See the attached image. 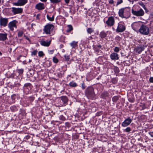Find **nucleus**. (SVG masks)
I'll return each instance as SVG.
<instances>
[{
    "label": "nucleus",
    "mask_w": 153,
    "mask_h": 153,
    "mask_svg": "<svg viewBox=\"0 0 153 153\" xmlns=\"http://www.w3.org/2000/svg\"><path fill=\"white\" fill-rule=\"evenodd\" d=\"M54 28V26L52 25H48L45 26L44 31L47 34H50Z\"/></svg>",
    "instance_id": "f03ea898"
},
{
    "label": "nucleus",
    "mask_w": 153,
    "mask_h": 153,
    "mask_svg": "<svg viewBox=\"0 0 153 153\" xmlns=\"http://www.w3.org/2000/svg\"><path fill=\"white\" fill-rule=\"evenodd\" d=\"M98 47L99 48H101V45H99L98 46Z\"/></svg>",
    "instance_id": "864d4df0"
},
{
    "label": "nucleus",
    "mask_w": 153,
    "mask_h": 153,
    "mask_svg": "<svg viewBox=\"0 0 153 153\" xmlns=\"http://www.w3.org/2000/svg\"><path fill=\"white\" fill-rule=\"evenodd\" d=\"M40 16L39 14H38L36 16V18L38 19H39V16Z\"/></svg>",
    "instance_id": "49530a36"
},
{
    "label": "nucleus",
    "mask_w": 153,
    "mask_h": 153,
    "mask_svg": "<svg viewBox=\"0 0 153 153\" xmlns=\"http://www.w3.org/2000/svg\"><path fill=\"white\" fill-rule=\"evenodd\" d=\"M125 27L123 25L119 24L117 29V31L119 32H122L125 30Z\"/></svg>",
    "instance_id": "9d476101"
},
{
    "label": "nucleus",
    "mask_w": 153,
    "mask_h": 153,
    "mask_svg": "<svg viewBox=\"0 0 153 153\" xmlns=\"http://www.w3.org/2000/svg\"><path fill=\"white\" fill-rule=\"evenodd\" d=\"M142 6L143 7V8H144L145 9L146 8L144 4H142Z\"/></svg>",
    "instance_id": "a18cd8bd"
},
{
    "label": "nucleus",
    "mask_w": 153,
    "mask_h": 153,
    "mask_svg": "<svg viewBox=\"0 0 153 153\" xmlns=\"http://www.w3.org/2000/svg\"><path fill=\"white\" fill-rule=\"evenodd\" d=\"M109 3L111 4H113L114 3V1L113 0H110L109 1Z\"/></svg>",
    "instance_id": "a19ab883"
},
{
    "label": "nucleus",
    "mask_w": 153,
    "mask_h": 153,
    "mask_svg": "<svg viewBox=\"0 0 153 153\" xmlns=\"http://www.w3.org/2000/svg\"><path fill=\"white\" fill-rule=\"evenodd\" d=\"M122 2V0H117V4L116 5H118L121 3Z\"/></svg>",
    "instance_id": "7c9ffc66"
},
{
    "label": "nucleus",
    "mask_w": 153,
    "mask_h": 153,
    "mask_svg": "<svg viewBox=\"0 0 153 153\" xmlns=\"http://www.w3.org/2000/svg\"><path fill=\"white\" fill-rule=\"evenodd\" d=\"M68 29L67 30V32H70L73 30V27L71 25H69L68 26Z\"/></svg>",
    "instance_id": "4be33fe9"
},
{
    "label": "nucleus",
    "mask_w": 153,
    "mask_h": 153,
    "mask_svg": "<svg viewBox=\"0 0 153 153\" xmlns=\"http://www.w3.org/2000/svg\"><path fill=\"white\" fill-rule=\"evenodd\" d=\"M23 32L22 31H19L18 33V36L19 37H21L22 36Z\"/></svg>",
    "instance_id": "cd10ccee"
},
{
    "label": "nucleus",
    "mask_w": 153,
    "mask_h": 153,
    "mask_svg": "<svg viewBox=\"0 0 153 153\" xmlns=\"http://www.w3.org/2000/svg\"><path fill=\"white\" fill-rule=\"evenodd\" d=\"M61 100L64 103H66L68 101L67 98L65 96L62 97H61Z\"/></svg>",
    "instance_id": "a211bd4d"
},
{
    "label": "nucleus",
    "mask_w": 153,
    "mask_h": 153,
    "mask_svg": "<svg viewBox=\"0 0 153 153\" xmlns=\"http://www.w3.org/2000/svg\"><path fill=\"white\" fill-rule=\"evenodd\" d=\"M112 82L114 83H115L116 82V81L114 79H113L112 80Z\"/></svg>",
    "instance_id": "79ce46f5"
},
{
    "label": "nucleus",
    "mask_w": 153,
    "mask_h": 153,
    "mask_svg": "<svg viewBox=\"0 0 153 153\" xmlns=\"http://www.w3.org/2000/svg\"><path fill=\"white\" fill-rule=\"evenodd\" d=\"M124 10V9H121L119 10V16L122 18H123L124 17L123 14Z\"/></svg>",
    "instance_id": "f3484780"
},
{
    "label": "nucleus",
    "mask_w": 153,
    "mask_h": 153,
    "mask_svg": "<svg viewBox=\"0 0 153 153\" xmlns=\"http://www.w3.org/2000/svg\"><path fill=\"white\" fill-rule=\"evenodd\" d=\"M39 55L40 56H43L44 54L42 51H39L38 53Z\"/></svg>",
    "instance_id": "2f4dec72"
},
{
    "label": "nucleus",
    "mask_w": 153,
    "mask_h": 153,
    "mask_svg": "<svg viewBox=\"0 0 153 153\" xmlns=\"http://www.w3.org/2000/svg\"><path fill=\"white\" fill-rule=\"evenodd\" d=\"M64 57L65 58V60L66 61H68L70 59V57L69 56H66V55H65L64 56Z\"/></svg>",
    "instance_id": "72a5a7b5"
},
{
    "label": "nucleus",
    "mask_w": 153,
    "mask_h": 153,
    "mask_svg": "<svg viewBox=\"0 0 153 153\" xmlns=\"http://www.w3.org/2000/svg\"><path fill=\"white\" fill-rule=\"evenodd\" d=\"M31 62V60H29V62Z\"/></svg>",
    "instance_id": "5fc2aeb1"
},
{
    "label": "nucleus",
    "mask_w": 153,
    "mask_h": 153,
    "mask_svg": "<svg viewBox=\"0 0 153 153\" xmlns=\"http://www.w3.org/2000/svg\"><path fill=\"white\" fill-rule=\"evenodd\" d=\"M1 2V0H0V3Z\"/></svg>",
    "instance_id": "4d7b16f0"
},
{
    "label": "nucleus",
    "mask_w": 153,
    "mask_h": 153,
    "mask_svg": "<svg viewBox=\"0 0 153 153\" xmlns=\"http://www.w3.org/2000/svg\"><path fill=\"white\" fill-rule=\"evenodd\" d=\"M37 52V50H35L33 51L32 53V55H36Z\"/></svg>",
    "instance_id": "c9c22d12"
},
{
    "label": "nucleus",
    "mask_w": 153,
    "mask_h": 153,
    "mask_svg": "<svg viewBox=\"0 0 153 153\" xmlns=\"http://www.w3.org/2000/svg\"><path fill=\"white\" fill-rule=\"evenodd\" d=\"M106 33L103 32H102L100 33V36L102 38H104L106 37Z\"/></svg>",
    "instance_id": "aec40b11"
},
{
    "label": "nucleus",
    "mask_w": 153,
    "mask_h": 153,
    "mask_svg": "<svg viewBox=\"0 0 153 153\" xmlns=\"http://www.w3.org/2000/svg\"><path fill=\"white\" fill-rule=\"evenodd\" d=\"M23 70L22 69H20L18 70V72L20 74H22L23 73Z\"/></svg>",
    "instance_id": "e433bc0d"
},
{
    "label": "nucleus",
    "mask_w": 153,
    "mask_h": 153,
    "mask_svg": "<svg viewBox=\"0 0 153 153\" xmlns=\"http://www.w3.org/2000/svg\"><path fill=\"white\" fill-rule=\"evenodd\" d=\"M15 96V95H13L12 96H11V97H12V99H13V100H14L15 98H14V97Z\"/></svg>",
    "instance_id": "de8ad7c7"
},
{
    "label": "nucleus",
    "mask_w": 153,
    "mask_h": 153,
    "mask_svg": "<svg viewBox=\"0 0 153 153\" xmlns=\"http://www.w3.org/2000/svg\"><path fill=\"white\" fill-rule=\"evenodd\" d=\"M132 121V120L128 118L125 120L122 123V125L124 127H126L129 125Z\"/></svg>",
    "instance_id": "0eeeda50"
},
{
    "label": "nucleus",
    "mask_w": 153,
    "mask_h": 153,
    "mask_svg": "<svg viewBox=\"0 0 153 153\" xmlns=\"http://www.w3.org/2000/svg\"><path fill=\"white\" fill-rule=\"evenodd\" d=\"M144 49V46H139L136 48V51L139 53Z\"/></svg>",
    "instance_id": "2eb2a0df"
},
{
    "label": "nucleus",
    "mask_w": 153,
    "mask_h": 153,
    "mask_svg": "<svg viewBox=\"0 0 153 153\" xmlns=\"http://www.w3.org/2000/svg\"><path fill=\"white\" fill-rule=\"evenodd\" d=\"M78 2H82L83 1V0H78Z\"/></svg>",
    "instance_id": "09e8293b"
},
{
    "label": "nucleus",
    "mask_w": 153,
    "mask_h": 153,
    "mask_svg": "<svg viewBox=\"0 0 153 153\" xmlns=\"http://www.w3.org/2000/svg\"><path fill=\"white\" fill-rule=\"evenodd\" d=\"M94 90L93 88L90 87L87 89L85 91V94L88 97H91L94 96Z\"/></svg>",
    "instance_id": "7ed1b4c3"
},
{
    "label": "nucleus",
    "mask_w": 153,
    "mask_h": 153,
    "mask_svg": "<svg viewBox=\"0 0 153 153\" xmlns=\"http://www.w3.org/2000/svg\"><path fill=\"white\" fill-rule=\"evenodd\" d=\"M41 44L44 46H48L51 43V41L46 42L44 40H42L40 42Z\"/></svg>",
    "instance_id": "ddd939ff"
},
{
    "label": "nucleus",
    "mask_w": 153,
    "mask_h": 153,
    "mask_svg": "<svg viewBox=\"0 0 153 153\" xmlns=\"http://www.w3.org/2000/svg\"><path fill=\"white\" fill-rule=\"evenodd\" d=\"M2 55L1 53L0 52V56Z\"/></svg>",
    "instance_id": "6e6d98bb"
},
{
    "label": "nucleus",
    "mask_w": 153,
    "mask_h": 153,
    "mask_svg": "<svg viewBox=\"0 0 153 153\" xmlns=\"http://www.w3.org/2000/svg\"><path fill=\"white\" fill-rule=\"evenodd\" d=\"M25 87H27V89H29L28 87H29L30 89L31 88V84L29 83L26 84L24 85Z\"/></svg>",
    "instance_id": "bb28decb"
},
{
    "label": "nucleus",
    "mask_w": 153,
    "mask_h": 153,
    "mask_svg": "<svg viewBox=\"0 0 153 153\" xmlns=\"http://www.w3.org/2000/svg\"><path fill=\"white\" fill-rule=\"evenodd\" d=\"M77 43L78 42H77L73 41L70 44V45L72 48H74L76 47L77 45Z\"/></svg>",
    "instance_id": "6ab92c4d"
},
{
    "label": "nucleus",
    "mask_w": 153,
    "mask_h": 153,
    "mask_svg": "<svg viewBox=\"0 0 153 153\" xmlns=\"http://www.w3.org/2000/svg\"><path fill=\"white\" fill-rule=\"evenodd\" d=\"M149 81L153 83V77H151L149 79Z\"/></svg>",
    "instance_id": "4c0bfd02"
},
{
    "label": "nucleus",
    "mask_w": 153,
    "mask_h": 153,
    "mask_svg": "<svg viewBox=\"0 0 153 153\" xmlns=\"http://www.w3.org/2000/svg\"><path fill=\"white\" fill-rule=\"evenodd\" d=\"M47 17L48 20L51 21H53L54 19V16H53L52 17H50L48 15H47Z\"/></svg>",
    "instance_id": "5701e85b"
},
{
    "label": "nucleus",
    "mask_w": 153,
    "mask_h": 153,
    "mask_svg": "<svg viewBox=\"0 0 153 153\" xmlns=\"http://www.w3.org/2000/svg\"><path fill=\"white\" fill-rule=\"evenodd\" d=\"M12 12L14 14H16L17 13H20L22 12V9L21 8H16L15 7H13Z\"/></svg>",
    "instance_id": "9b49d317"
},
{
    "label": "nucleus",
    "mask_w": 153,
    "mask_h": 153,
    "mask_svg": "<svg viewBox=\"0 0 153 153\" xmlns=\"http://www.w3.org/2000/svg\"><path fill=\"white\" fill-rule=\"evenodd\" d=\"M22 55H20V56H19V57H17V59L18 60H19V59H20V57H22Z\"/></svg>",
    "instance_id": "c03bdc74"
},
{
    "label": "nucleus",
    "mask_w": 153,
    "mask_h": 153,
    "mask_svg": "<svg viewBox=\"0 0 153 153\" xmlns=\"http://www.w3.org/2000/svg\"><path fill=\"white\" fill-rule=\"evenodd\" d=\"M7 39V34H0V40L4 41Z\"/></svg>",
    "instance_id": "dca6fc26"
},
{
    "label": "nucleus",
    "mask_w": 153,
    "mask_h": 153,
    "mask_svg": "<svg viewBox=\"0 0 153 153\" xmlns=\"http://www.w3.org/2000/svg\"><path fill=\"white\" fill-rule=\"evenodd\" d=\"M119 97L117 96H115L113 97L112 98V100L114 102H116L118 100Z\"/></svg>",
    "instance_id": "393cba45"
},
{
    "label": "nucleus",
    "mask_w": 153,
    "mask_h": 153,
    "mask_svg": "<svg viewBox=\"0 0 153 153\" xmlns=\"http://www.w3.org/2000/svg\"><path fill=\"white\" fill-rule=\"evenodd\" d=\"M26 39H27V40H28L29 41H30V40H29V39L27 37H26Z\"/></svg>",
    "instance_id": "3c124183"
},
{
    "label": "nucleus",
    "mask_w": 153,
    "mask_h": 153,
    "mask_svg": "<svg viewBox=\"0 0 153 153\" xmlns=\"http://www.w3.org/2000/svg\"><path fill=\"white\" fill-rule=\"evenodd\" d=\"M42 1L45 2L47 0H41Z\"/></svg>",
    "instance_id": "603ef678"
},
{
    "label": "nucleus",
    "mask_w": 153,
    "mask_h": 153,
    "mask_svg": "<svg viewBox=\"0 0 153 153\" xmlns=\"http://www.w3.org/2000/svg\"><path fill=\"white\" fill-rule=\"evenodd\" d=\"M131 11L133 15L138 16H142L144 14V11L142 9H140L139 10L137 11L132 9Z\"/></svg>",
    "instance_id": "20e7f679"
},
{
    "label": "nucleus",
    "mask_w": 153,
    "mask_h": 153,
    "mask_svg": "<svg viewBox=\"0 0 153 153\" xmlns=\"http://www.w3.org/2000/svg\"><path fill=\"white\" fill-rule=\"evenodd\" d=\"M69 1L70 0H65V2L67 3H68L69 2Z\"/></svg>",
    "instance_id": "37998d69"
},
{
    "label": "nucleus",
    "mask_w": 153,
    "mask_h": 153,
    "mask_svg": "<svg viewBox=\"0 0 153 153\" xmlns=\"http://www.w3.org/2000/svg\"><path fill=\"white\" fill-rule=\"evenodd\" d=\"M149 134L151 137H153V132H149Z\"/></svg>",
    "instance_id": "58836bf2"
},
{
    "label": "nucleus",
    "mask_w": 153,
    "mask_h": 153,
    "mask_svg": "<svg viewBox=\"0 0 153 153\" xmlns=\"http://www.w3.org/2000/svg\"><path fill=\"white\" fill-rule=\"evenodd\" d=\"M17 22L15 20L13 21L10 22L8 25V27L10 28V30H14V27L16 28V23Z\"/></svg>",
    "instance_id": "423d86ee"
},
{
    "label": "nucleus",
    "mask_w": 153,
    "mask_h": 153,
    "mask_svg": "<svg viewBox=\"0 0 153 153\" xmlns=\"http://www.w3.org/2000/svg\"><path fill=\"white\" fill-rule=\"evenodd\" d=\"M125 131L126 132H128L131 131V129L130 127H127L125 130Z\"/></svg>",
    "instance_id": "473e14b6"
},
{
    "label": "nucleus",
    "mask_w": 153,
    "mask_h": 153,
    "mask_svg": "<svg viewBox=\"0 0 153 153\" xmlns=\"http://www.w3.org/2000/svg\"><path fill=\"white\" fill-rule=\"evenodd\" d=\"M111 59L112 60L118 59H119L118 55L115 53H112L110 55Z\"/></svg>",
    "instance_id": "4468645a"
},
{
    "label": "nucleus",
    "mask_w": 153,
    "mask_h": 153,
    "mask_svg": "<svg viewBox=\"0 0 153 153\" xmlns=\"http://www.w3.org/2000/svg\"><path fill=\"white\" fill-rule=\"evenodd\" d=\"M69 85L71 86L74 87L76 86V84L75 82H71L69 83Z\"/></svg>",
    "instance_id": "b1692460"
},
{
    "label": "nucleus",
    "mask_w": 153,
    "mask_h": 153,
    "mask_svg": "<svg viewBox=\"0 0 153 153\" xmlns=\"http://www.w3.org/2000/svg\"><path fill=\"white\" fill-rule=\"evenodd\" d=\"M27 0H18L17 2L15 3L14 4L17 6H22L27 3Z\"/></svg>",
    "instance_id": "1a4fd4ad"
},
{
    "label": "nucleus",
    "mask_w": 153,
    "mask_h": 153,
    "mask_svg": "<svg viewBox=\"0 0 153 153\" xmlns=\"http://www.w3.org/2000/svg\"><path fill=\"white\" fill-rule=\"evenodd\" d=\"M114 19L113 17H109L107 21L106 22V23L108 25L112 26L114 24Z\"/></svg>",
    "instance_id": "6e6552de"
},
{
    "label": "nucleus",
    "mask_w": 153,
    "mask_h": 153,
    "mask_svg": "<svg viewBox=\"0 0 153 153\" xmlns=\"http://www.w3.org/2000/svg\"><path fill=\"white\" fill-rule=\"evenodd\" d=\"M45 8L44 4L43 3H39L36 5V8L39 10H42Z\"/></svg>",
    "instance_id": "f8f14e48"
},
{
    "label": "nucleus",
    "mask_w": 153,
    "mask_h": 153,
    "mask_svg": "<svg viewBox=\"0 0 153 153\" xmlns=\"http://www.w3.org/2000/svg\"><path fill=\"white\" fill-rule=\"evenodd\" d=\"M53 51H50L49 52L50 54H52L53 53Z\"/></svg>",
    "instance_id": "8fccbe9b"
},
{
    "label": "nucleus",
    "mask_w": 153,
    "mask_h": 153,
    "mask_svg": "<svg viewBox=\"0 0 153 153\" xmlns=\"http://www.w3.org/2000/svg\"><path fill=\"white\" fill-rule=\"evenodd\" d=\"M8 18L0 16V25L4 27L7 25L8 22Z\"/></svg>",
    "instance_id": "39448f33"
},
{
    "label": "nucleus",
    "mask_w": 153,
    "mask_h": 153,
    "mask_svg": "<svg viewBox=\"0 0 153 153\" xmlns=\"http://www.w3.org/2000/svg\"><path fill=\"white\" fill-rule=\"evenodd\" d=\"M101 96H102V97L103 98H104L106 96H108V94L107 93H104L103 94H102L101 95Z\"/></svg>",
    "instance_id": "c85d7f7f"
},
{
    "label": "nucleus",
    "mask_w": 153,
    "mask_h": 153,
    "mask_svg": "<svg viewBox=\"0 0 153 153\" xmlns=\"http://www.w3.org/2000/svg\"><path fill=\"white\" fill-rule=\"evenodd\" d=\"M53 62L55 63H57L58 61L57 59L55 57L53 58Z\"/></svg>",
    "instance_id": "c756f323"
},
{
    "label": "nucleus",
    "mask_w": 153,
    "mask_h": 153,
    "mask_svg": "<svg viewBox=\"0 0 153 153\" xmlns=\"http://www.w3.org/2000/svg\"><path fill=\"white\" fill-rule=\"evenodd\" d=\"M139 32L144 35H148L149 32V28L146 26L142 25L139 30Z\"/></svg>",
    "instance_id": "f257e3e1"
},
{
    "label": "nucleus",
    "mask_w": 153,
    "mask_h": 153,
    "mask_svg": "<svg viewBox=\"0 0 153 153\" xmlns=\"http://www.w3.org/2000/svg\"><path fill=\"white\" fill-rule=\"evenodd\" d=\"M82 88L83 89H84L85 88V86L84 83H82Z\"/></svg>",
    "instance_id": "ea45409f"
},
{
    "label": "nucleus",
    "mask_w": 153,
    "mask_h": 153,
    "mask_svg": "<svg viewBox=\"0 0 153 153\" xmlns=\"http://www.w3.org/2000/svg\"><path fill=\"white\" fill-rule=\"evenodd\" d=\"M87 31L88 33L91 34L94 31V30L91 28H88L87 30Z\"/></svg>",
    "instance_id": "412c9836"
},
{
    "label": "nucleus",
    "mask_w": 153,
    "mask_h": 153,
    "mask_svg": "<svg viewBox=\"0 0 153 153\" xmlns=\"http://www.w3.org/2000/svg\"><path fill=\"white\" fill-rule=\"evenodd\" d=\"M51 2L52 3H56L60 1V0H50Z\"/></svg>",
    "instance_id": "a878e982"
},
{
    "label": "nucleus",
    "mask_w": 153,
    "mask_h": 153,
    "mask_svg": "<svg viewBox=\"0 0 153 153\" xmlns=\"http://www.w3.org/2000/svg\"><path fill=\"white\" fill-rule=\"evenodd\" d=\"M114 51L115 52H118L119 51V49L118 48L116 47L115 48Z\"/></svg>",
    "instance_id": "f704fd0d"
}]
</instances>
